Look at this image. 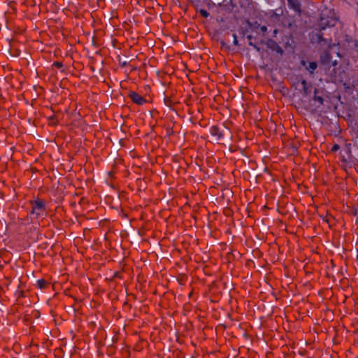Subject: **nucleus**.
Instances as JSON below:
<instances>
[{
  "mask_svg": "<svg viewBox=\"0 0 358 358\" xmlns=\"http://www.w3.org/2000/svg\"><path fill=\"white\" fill-rule=\"evenodd\" d=\"M337 22V18L334 17V13H331V10L322 11L320 15V20L317 24L318 32L313 36V40H315L317 43L324 42L325 45H330L332 38L331 36L324 37L325 31L327 28H331L334 27Z\"/></svg>",
  "mask_w": 358,
  "mask_h": 358,
  "instance_id": "obj_1",
  "label": "nucleus"
},
{
  "mask_svg": "<svg viewBox=\"0 0 358 358\" xmlns=\"http://www.w3.org/2000/svg\"><path fill=\"white\" fill-rule=\"evenodd\" d=\"M31 206V214L34 216L35 218L45 215V202L41 199H36V200L30 201Z\"/></svg>",
  "mask_w": 358,
  "mask_h": 358,
  "instance_id": "obj_2",
  "label": "nucleus"
},
{
  "mask_svg": "<svg viewBox=\"0 0 358 358\" xmlns=\"http://www.w3.org/2000/svg\"><path fill=\"white\" fill-rule=\"evenodd\" d=\"M128 96L136 104L143 105L146 102V99L136 92L130 91Z\"/></svg>",
  "mask_w": 358,
  "mask_h": 358,
  "instance_id": "obj_3",
  "label": "nucleus"
},
{
  "mask_svg": "<svg viewBox=\"0 0 358 358\" xmlns=\"http://www.w3.org/2000/svg\"><path fill=\"white\" fill-rule=\"evenodd\" d=\"M287 4L290 9L300 15L301 13V6L300 0H287Z\"/></svg>",
  "mask_w": 358,
  "mask_h": 358,
  "instance_id": "obj_4",
  "label": "nucleus"
},
{
  "mask_svg": "<svg viewBox=\"0 0 358 358\" xmlns=\"http://www.w3.org/2000/svg\"><path fill=\"white\" fill-rule=\"evenodd\" d=\"M301 85L302 87L303 94L306 96L308 95L311 91V85L310 83H308L307 81L304 79L301 80Z\"/></svg>",
  "mask_w": 358,
  "mask_h": 358,
  "instance_id": "obj_5",
  "label": "nucleus"
},
{
  "mask_svg": "<svg viewBox=\"0 0 358 358\" xmlns=\"http://www.w3.org/2000/svg\"><path fill=\"white\" fill-rule=\"evenodd\" d=\"M210 131L211 135L218 136L219 138H221L223 136L220 129L217 126L211 127Z\"/></svg>",
  "mask_w": 358,
  "mask_h": 358,
  "instance_id": "obj_6",
  "label": "nucleus"
},
{
  "mask_svg": "<svg viewBox=\"0 0 358 358\" xmlns=\"http://www.w3.org/2000/svg\"><path fill=\"white\" fill-rule=\"evenodd\" d=\"M317 64L315 62H310L308 64V66L306 67V69L310 73H313L314 71L317 69Z\"/></svg>",
  "mask_w": 358,
  "mask_h": 358,
  "instance_id": "obj_7",
  "label": "nucleus"
},
{
  "mask_svg": "<svg viewBox=\"0 0 358 358\" xmlns=\"http://www.w3.org/2000/svg\"><path fill=\"white\" fill-rule=\"evenodd\" d=\"M37 286L38 288L43 289L47 288L48 286V283L46 280L43 279H40L37 280Z\"/></svg>",
  "mask_w": 358,
  "mask_h": 358,
  "instance_id": "obj_8",
  "label": "nucleus"
},
{
  "mask_svg": "<svg viewBox=\"0 0 358 358\" xmlns=\"http://www.w3.org/2000/svg\"><path fill=\"white\" fill-rule=\"evenodd\" d=\"M317 92V90L315 89V92H314L315 95H314L313 99L315 101L318 102L320 105H322L324 103V99L322 96H317V94H316Z\"/></svg>",
  "mask_w": 358,
  "mask_h": 358,
  "instance_id": "obj_9",
  "label": "nucleus"
},
{
  "mask_svg": "<svg viewBox=\"0 0 358 358\" xmlns=\"http://www.w3.org/2000/svg\"><path fill=\"white\" fill-rule=\"evenodd\" d=\"M199 13L201 14V15L203 17H208L209 16V13L206 10H204V9H201L199 10Z\"/></svg>",
  "mask_w": 358,
  "mask_h": 358,
  "instance_id": "obj_10",
  "label": "nucleus"
},
{
  "mask_svg": "<svg viewBox=\"0 0 358 358\" xmlns=\"http://www.w3.org/2000/svg\"><path fill=\"white\" fill-rule=\"evenodd\" d=\"M15 296H17V299L21 298V297H24V292L22 290H17L15 292Z\"/></svg>",
  "mask_w": 358,
  "mask_h": 358,
  "instance_id": "obj_11",
  "label": "nucleus"
},
{
  "mask_svg": "<svg viewBox=\"0 0 358 358\" xmlns=\"http://www.w3.org/2000/svg\"><path fill=\"white\" fill-rule=\"evenodd\" d=\"M53 66L56 67L57 69H61L63 66V64L62 62H55L53 63Z\"/></svg>",
  "mask_w": 358,
  "mask_h": 358,
  "instance_id": "obj_12",
  "label": "nucleus"
},
{
  "mask_svg": "<svg viewBox=\"0 0 358 358\" xmlns=\"http://www.w3.org/2000/svg\"><path fill=\"white\" fill-rule=\"evenodd\" d=\"M340 148L338 144H334L331 148V152H336Z\"/></svg>",
  "mask_w": 358,
  "mask_h": 358,
  "instance_id": "obj_13",
  "label": "nucleus"
},
{
  "mask_svg": "<svg viewBox=\"0 0 358 358\" xmlns=\"http://www.w3.org/2000/svg\"><path fill=\"white\" fill-rule=\"evenodd\" d=\"M233 38H234V41H233L234 45H238V39H237V36L236 34H233Z\"/></svg>",
  "mask_w": 358,
  "mask_h": 358,
  "instance_id": "obj_14",
  "label": "nucleus"
},
{
  "mask_svg": "<svg viewBox=\"0 0 358 358\" xmlns=\"http://www.w3.org/2000/svg\"><path fill=\"white\" fill-rule=\"evenodd\" d=\"M260 29H261V31H262L263 33H264V32H266V31L267 28H266V26H262V27H261V28H260Z\"/></svg>",
  "mask_w": 358,
  "mask_h": 358,
  "instance_id": "obj_15",
  "label": "nucleus"
},
{
  "mask_svg": "<svg viewBox=\"0 0 358 358\" xmlns=\"http://www.w3.org/2000/svg\"><path fill=\"white\" fill-rule=\"evenodd\" d=\"M249 45L252 46L254 48H256V49L259 50L257 46L255 44H254L252 42H251V41L249 42Z\"/></svg>",
  "mask_w": 358,
  "mask_h": 358,
  "instance_id": "obj_16",
  "label": "nucleus"
},
{
  "mask_svg": "<svg viewBox=\"0 0 358 358\" xmlns=\"http://www.w3.org/2000/svg\"><path fill=\"white\" fill-rule=\"evenodd\" d=\"M355 47H356V51L358 52V43H355Z\"/></svg>",
  "mask_w": 358,
  "mask_h": 358,
  "instance_id": "obj_17",
  "label": "nucleus"
},
{
  "mask_svg": "<svg viewBox=\"0 0 358 358\" xmlns=\"http://www.w3.org/2000/svg\"><path fill=\"white\" fill-rule=\"evenodd\" d=\"M247 38L248 39L251 40L252 38V36L251 35H248Z\"/></svg>",
  "mask_w": 358,
  "mask_h": 358,
  "instance_id": "obj_18",
  "label": "nucleus"
},
{
  "mask_svg": "<svg viewBox=\"0 0 358 358\" xmlns=\"http://www.w3.org/2000/svg\"><path fill=\"white\" fill-rule=\"evenodd\" d=\"M278 33V30L277 29H275L273 31V34L275 36V34Z\"/></svg>",
  "mask_w": 358,
  "mask_h": 358,
  "instance_id": "obj_19",
  "label": "nucleus"
}]
</instances>
